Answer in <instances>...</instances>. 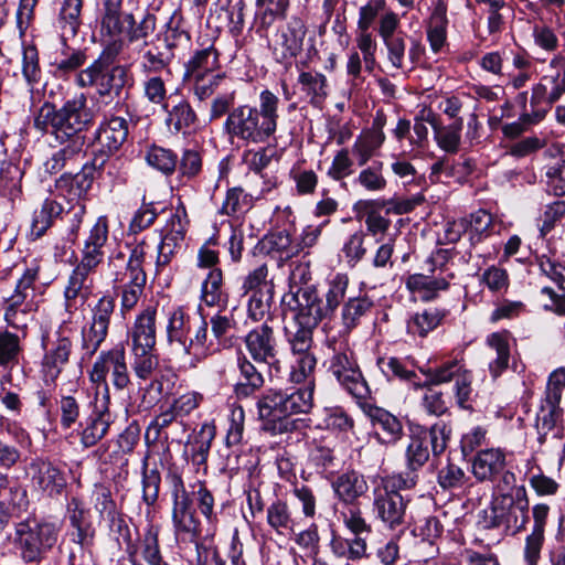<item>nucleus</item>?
<instances>
[{
    "mask_svg": "<svg viewBox=\"0 0 565 565\" xmlns=\"http://www.w3.org/2000/svg\"><path fill=\"white\" fill-rule=\"evenodd\" d=\"M122 1L103 0L99 11L100 34L110 41L99 56L76 76L79 87H95L103 99L119 97L127 82V67L113 65L122 51L124 41L120 35L124 32L129 43H140L138 47L143 58V71L158 73L170 64V56L150 39L157 25L156 15L147 12L137 23L132 13L122 12Z\"/></svg>",
    "mask_w": 565,
    "mask_h": 565,
    "instance_id": "f257e3e1",
    "label": "nucleus"
},
{
    "mask_svg": "<svg viewBox=\"0 0 565 565\" xmlns=\"http://www.w3.org/2000/svg\"><path fill=\"white\" fill-rule=\"evenodd\" d=\"M94 111L81 93L67 99L60 108L44 103L34 117L33 127L42 135L50 134L63 148L54 152L43 164L44 171L55 174L74 161L83 150V135L93 124Z\"/></svg>",
    "mask_w": 565,
    "mask_h": 565,
    "instance_id": "f03ea898",
    "label": "nucleus"
},
{
    "mask_svg": "<svg viewBox=\"0 0 565 565\" xmlns=\"http://www.w3.org/2000/svg\"><path fill=\"white\" fill-rule=\"evenodd\" d=\"M278 97L266 89L259 95V107L239 105L227 115L223 131L231 141L266 142L277 130Z\"/></svg>",
    "mask_w": 565,
    "mask_h": 565,
    "instance_id": "7ed1b4c3",
    "label": "nucleus"
},
{
    "mask_svg": "<svg viewBox=\"0 0 565 565\" xmlns=\"http://www.w3.org/2000/svg\"><path fill=\"white\" fill-rule=\"evenodd\" d=\"M256 406L266 430L274 435L292 431L297 420L291 417L308 414L313 407V383L306 388L268 390Z\"/></svg>",
    "mask_w": 565,
    "mask_h": 565,
    "instance_id": "20e7f679",
    "label": "nucleus"
},
{
    "mask_svg": "<svg viewBox=\"0 0 565 565\" xmlns=\"http://www.w3.org/2000/svg\"><path fill=\"white\" fill-rule=\"evenodd\" d=\"M107 520L119 545H125V565H150L162 555L159 543L160 530L157 525L147 524L143 533L137 540H134L131 530L120 513Z\"/></svg>",
    "mask_w": 565,
    "mask_h": 565,
    "instance_id": "39448f33",
    "label": "nucleus"
},
{
    "mask_svg": "<svg viewBox=\"0 0 565 565\" xmlns=\"http://www.w3.org/2000/svg\"><path fill=\"white\" fill-rule=\"evenodd\" d=\"M61 526L55 522L21 521L15 525L13 544L25 563H39L57 544Z\"/></svg>",
    "mask_w": 565,
    "mask_h": 565,
    "instance_id": "423d86ee",
    "label": "nucleus"
},
{
    "mask_svg": "<svg viewBox=\"0 0 565 565\" xmlns=\"http://www.w3.org/2000/svg\"><path fill=\"white\" fill-rule=\"evenodd\" d=\"M451 436V425L443 419L430 427L416 426L411 429V441L406 449L408 467L415 471L429 459L430 451L439 457L447 448Z\"/></svg>",
    "mask_w": 565,
    "mask_h": 565,
    "instance_id": "0eeeda50",
    "label": "nucleus"
},
{
    "mask_svg": "<svg viewBox=\"0 0 565 565\" xmlns=\"http://www.w3.org/2000/svg\"><path fill=\"white\" fill-rule=\"evenodd\" d=\"M167 479L172 501L171 520L174 535L181 542H195L201 530L193 500L179 472L170 471Z\"/></svg>",
    "mask_w": 565,
    "mask_h": 565,
    "instance_id": "6e6552de",
    "label": "nucleus"
},
{
    "mask_svg": "<svg viewBox=\"0 0 565 565\" xmlns=\"http://www.w3.org/2000/svg\"><path fill=\"white\" fill-rule=\"evenodd\" d=\"M328 347L332 350L328 371L353 397L365 399L370 395V388L348 342L332 340L328 342Z\"/></svg>",
    "mask_w": 565,
    "mask_h": 565,
    "instance_id": "1a4fd4ad",
    "label": "nucleus"
},
{
    "mask_svg": "<svg viewBox=\"0 0 565 565\" xmlns=\"http://www.w3.org/2000/svg\"><path fill=\"white\" fill-rule=\"evenodd\" d=\"M38 278L39 267H28L17 281L13 292L3 298V320L8 327L14 330H26L30 316L35 310L34 284Z\"/></svg>",
    "mask_w": 565,
    "mask_h": 565,
    "instance_id": "9d476101",
    "label": "nucleus"
},
{
    "mask_svg": "<svg viewBox=\"0 0 565 565\" xmlns=\"http://www.w3.org/2000/svg\"><path fill=\"white\" fill-rule=\"evenodd\" d=\"M107 374L110 375V382L117 391H124L131 384L126 353L122 347L102 351L94 362L89 372V380L97 385V397L105 394L110 396Z\"/></svg>",
    "mask_w": 565,
    "mask_h": 565,
    "instance_id": "9b49d317",
    "label": "nucleus"
},
{
    "mask_svg": "<svg viewBox=\"0 0 565 565\" xmlns=\"http://www.w3.org/2000/svg\"><path fill=\"white\" fill-rule=\"evenodd\" d=\"M115 307V299L104 295L90 308V318L81 330L83 359H90L106 340Z\"/></svg>",
    "mask_w": 565,
    "mask_h": 565,
    "instance_id": "f8f14e48",
    "label": "nucleus"
},
{
    "mask_svg": "<svg viewBox=\"0 0 565 565\" xmlns=\"http://www.w3.org/2000/svg\"><path fill=\"white\" fill-rule=\"evenodd\" d=\"M399 17L393 11H385L379 20L377 33L387 52V60L391 65L396 70H404L406 66V58L411 63L416 61V47H411L407 51L406 39L407 34L399 28Z\"/></svg>",
    "mask_w": 565,
    "mask_h": 565,
    "instance_id": "ddd939ff",
    "label": "nucleus"
},
{
    "mask_svg": "<svg viewBox=\"0 0 565 565\" xmlns=\"http://www.w3.org/2000/svg\"><path fill=\"white\" fill-rule=\"evenodd\" d=\"M41 371L45 382L54 383L68 364L74 350V332L61 324L53 339L43 341Z\"/></svg>",
    "mask_w": 565,
    "mask_h": 565,
    "instance_id": "4468645a",
    "label": "nucleus"
},
{
    "mask_svg": "<svg viewBox=\"0 0 565 565\" xmlns=\"http://www.w3.org/2000/svg\"><path fill=\"white\" fill-rule=\"evenodd\" d=\"M104 156H94L76 174L64 173L55 181V189L66 204H84L94 182L96 169L105 167Z\"/></svg>",
    "mask_w": 565,
    "mask_h": 565,
    "instance_id": "2eb2a0df",
    "label": "nucleus"
},
{
    "mask_svg": "<svg viewBox=\"0 0 565 565\" xmlns=\"http://www.w3.org/2000/svg\"><path fill=\"white\" fill-rule=\"evenodd\" d=\"M287 306L294 312L297 326L317 328L323 319L329 318L323 299L312 286L299 287L291 292Z\"/></svg>",
    "mask_w": 565,
    "mask_h": 565,
    "instance_id": "dca6fc26",
    "label": "nucleus"
},
{
    "mask_svg": "<svg viewBox=\"0 0 565 565\" xmlns=\"http://www.w3.org/2000/svg\"><path fill=\"white\" fill-rule=\"evenodd\" d=\"M493 524L503 526L515 534L525 529L529 522L527 497H495L492 503Z\"/></svg>",
    "mask_w": 565,
    "mask_h": 565,
    "instance_id": "f3484780",
    "label": "nucleus"
},
{
    "mask_svg": "<svg viewBox=\"0 0 565 565\" xmlns=\"http://www.w3.org/2000/svg\"><path fill=\"white\" fill-rule=\"evenodd\" d=\"M109 404L110 396L107 394L96 396L94 409L79 423L78 436L84 448L96 446L107 435L111 424Z\"/></svg>",
    "mask_w": 565,
    "mask_h": 565,
    "instance_id": "a211bd4d",
    "label": "nucleus"
},
{
    "mask_svg": "<svg viewBox=\"0 0 565 565\" xmlns=\"http://www.w3.org/2000/svg\"><path fill=\"white\" fill-rule=\"evenodd\" d=\"M244 345L249 358L257 364L274 365L278 361V341L267 321L247 332Z\"/></svg>",
    "mask_w": 565,
    "mask_h": 565,
    "instance_id": "6ab92c4d",
    "label": "nucleus"
},
{
    "mask_svg": "<svg viewBox=\"0 0 565 565\" xmlns=\"http://www.w3.org/2000/svg\"><path fill=\"white\" fill-rule=\"evenodd\" d=\"M407 501L397 491L376 487L373 491V512L387 527L394 530L405 523Z\"/></svg>",
    "mask_w": 565,
    "mask_h": 565,
    "instance_id": "aec40b11",
    "label": "nucleus"
},
{
    "mask_svg": "<svg viewBox=\"0 0 565 565\" xmlns=\"http://www.w3.org/2000/svg\"><path fill=\"white\" fill-rule=\"evenodd\" d=\"M93 271L76 266L67 280L64 289L65 310L73 313L77 310L78 302L85 303L93 292Z\"/></svg>",
    "mask_w": 565,
    "mask_h": 565,
    "instance_id": "412c9836",
    "label": "nucleus"
},
{
    "mask_svg": "<svg viewBox=\"0 0 565 565\" xmlns=\"http://www.w3.org/2000/svg\"><path fill=\"white\" fill-rule=\"evenodd\" d=\"M128 137V121L113 117L102 122L95 134V141L100 147L98 153L113 154L120 149Z\"/></svg>",
    "mask_w": 565,
    "mask_h": 565,
    "instance_id": "4be33fe9",
    "label": "nucleus"
},
{
    "mask_svg": "<svg viewBox=\"0 0 565 565\" xmlns=\"http://www.w3.org/2000/svg\"><path fill=\"white\" fill-rule=\"evenodd\" d=\"M156 308L148 307L136 317L129 331L130 349H156Z\"/></svg>",
    "mask_w": 565,
    "mask_h": 565,
    "instance_id": "5701e85b",
    "label": "nucleus"
},
{
    "mask_svg": "<svg viewBox=\"0 0 565 565\" xmlns=\"http://www.w3.org/2000/svg\"><path fill=\"white\" fill-rule=\"evenodd\" d=\"M209 323L204 317H200L193 324L192 333H188L184 343L178 352L191 356L194 362H201L214 351L213 340L207 335Z\"/></svg>",
    "mask_w": 565,
    "mask_h": 565,
    "instance_id": "b1692460",
    "label": "nucleus"
},
{
    "mask_svg": "<svg viewBox=\"0 0 565 565\" xmlns=\"http://www.w3.org/2000/svg\"><path fill=\"white\" fill-rule=\"evenodd\" d=\"M236 366L238 380L234 385V393L238 398H247L263 388L264 375L246 354L242 352L237 354Z\"/></svg>",
    "mask_w": 565,
    "mask_h": 565,
    "instance_id": "393cba45",
    "label": "nucleus"
},
{
    "mask_svg": "<svg viewBox=\"0 0 565 565\" xmlns=\"http://www.w3.org/2000/svg\"><path fill=\"white\" fill-rule=\"evenodd\" d=\"M445 271L444 268H440V274L435 275V270H433V275H424V274H413L408 276L406 279L407 289L417 295L423 301L434 300L439 291L446 290L449 287V279L452 278V274H448L447 276H443L441 274Z\"/></svg>",
    "mask_w": 565,
    "mask_h": 565,
    "instance_id": "a878e982",
    "label": "nucleus"
},
{
    "mask_svg": "<svg viewBox=\"0 0 565 565\" xmlns=\"http://www.w3.org/2000/svg\"><path fill=\"white\" fill-rule=\"evenodd\" d=\"M32 480L39 489L49 495H56L66 486L63 472L52 462L36 459L31 463Z\"/></svg>",
    "mask_w": 565,
    "mask_h": 565,
    "instance_id": "bb28decb",
    "label": "nucleus"
},
{
    "mask_svg": "<svg viewBox=\"0 0 565 565\" xmlns=\"http://www.w3.org/2000/svg\"><path fill=\"white\" fill-rule=\"evenodd\" d=\"M332 489L339 501L344 504H354L367 492L369 484L363 475L351 470L338 476L332 482Z\"/></svg>",
    "mask_w": 565,
    "mask_h": 565,
    "instance_id": "cd10ccee",
    "label": "nucleus"
},
{
    "mask_svg": "<svg viewBox=\"0 0 565 565\" xmlns=\"http://www.w3.org/2000/svg\"><path fill=\"white\" fill-rule=\"evenodd\" d=\"M505 467V455L500 449H484L479 451L472 460V473L479 481H491Z\"/></svg>",
    "mask_w": 565,
    "mask_h": 565,
    "instance_id": "c85d7f7f",
    "label": "nucleus"
},
{
    "mask_svg": "<svg viewBox=\"0 0 565 565\" xmlns=\"http://www.w3.org/2000/svg\"><path fill=\"white\" fill-rule=\"evenodd\" d=\"M146 258L145 243L136 245L131 252L129 259L126 264L124 271H118L115 275L114 281L116 286H139L145 287L147 281L146 273L142 264Z\"/></svg>",
    "mask_w": 565,
    "mask_h": 565,
    "instance_id": "c756f323",
    "label": "nucleus"
},
{
    "mask_svg": "<svg viewBox=\"0 0 565 565\" xmlns=\"http://www.w3.org/2000/svg\"><path fill=\"white\" fill-rule=\"evenodd\" d=\"M26 337V330L0 329V367L12 370L19 364L20 356L23 354L22 341Z\"/></svg>",
    "mask_w": 565,
    "mask_h": 565,
    "instance_id": "7c9ffc66",
    "label": "nucleus"
},
{
    "mask_svg": "<svg viewBox=\"0 0 565 565\" xmlns=\"http://www.w3.org/2000/svg\"><path fill=\"white\" fill-rule=\"evenodd\" d=\"M198 319L191 317L182 307H178L170 312L166 328L167 342L170 348L179 351L188 333H192L193 324Z\"/></svg>",
    "mask_w": 565,
    "mask_h": 565,
    "instance_id": "2f4dec72",
    "label": "nucleus"
},
{
    "mask_svg": "<svg viewBox=\"0 0 565 565\" xmlns=\"http://www.w3.org/2000/svg\"><path fill=\"white\" fill-rule=\"evenodd\" d=\"M427 121L434 129V137L438 147L448 153H457L461 141L462 118H457L448 126H441L437 121L436 115L428 111Z\"/></svg>",
    "mask_w": 565,
    "mask_h": 565,
    "instance_id": "473e14b6",
    "label": "nucleus"
},
{
    "mask_svg": "<svg viewBox=\"0 0 565 565\" xmlns=\"http://www.w3.org/2000/svg\"><path fill=\"white\" fill-rule=\"evenodd\" d=\"M218 68V52L214 46L198 50L184 64L183 79L217 73Z\"/></svg>",
    "mask_w": 565,
    "mask_h": 565,
    "instance_id": "72a5a7b5",
    "label": "nucleus"
},
{
    "mask_svg": "<svg viewBox=\"0 0 565 565\" xmlns=\"http://www.w3.org/2000/svg\"><path fill=\"white\" fill-rule=\"evenodd\" d=\"M486 343L495 353V358L489 362V372L493 379H498L509 366V332H493L487 337Z\"/></svg>",
    "mask_w": 565,
    "mask_h": 565,
    "instance_id": "f704fd0d",
    "label": "nucleus"
},
{
    "mask_svg": "<svg viewBox=\"0 0 565 565\" xmlns=\"http://www.w3.org/2000/svg\"><path fill=\"white\" fill-rule=\"evenodd\" d=\"M548 84H553L550 77H542L541 81L533 86L530 99V113H524L522 118L527 124H536L541 121L554 102H550Z\"/></svg>",
    "mask_w": 565,
    "mask_h": 565,
    "instance_id": "c9c22d12",
    "label": "nucleus"
},
{
    "mask_svg": "<svg viewBox=\"0 0 565 565\" xmlns=\"http://www.w3.org/2000/svg\"><path fill=\"white\" fill-rule=\"evenodd\" d=\"M166 124L173 134L186 132L195 126L198 116L190 103L185 99H180L171 108L167 105Z\"/></svg>",
    "mask_w": 565,
    "mask_h": 565,
    "instance_id": "e433bc0d",
    "label": "nucleus"
},
{
    "mask_svg": "<svg viewBox=\"0 0 565 565\" xmlns=\"http://www.w3.org/2000/svg\"><path fill=\"white\" fill-rule=\"evenodd\" d=\"M376 434H383V441L393 443L401 438L403 434V426L399 419L380 407H370L367 413Z\"/></svg>",
    "mask_w": 565,
    "mask_h": 565,
    "instance_id": "4c0bfd02",
    "label": "nucleus"
},
{
    "mask_svg": "<svg viewBox=\"0 0 565 565\" xmlns=\"http://www.w3.org/2000/svg\"><path fill=\"white\" fill-rule=\"evenodd\" d=\"M306 33L305 22L298 17L290 18L280 33V44L285 50V56L292 57L300 53Z\"/></svg>",
    "mask_w": 565,
    "mask_h": 565,
    "instance_id": "58836bf2",
    "label": "nucleus"
},
{
    "mask_svg": "<svg viewBox=\"0 0 565 565\" xmlns=\"http://www.w3.org/2000/svg\"><path fill=\"white\" fill-rule=\"evenodd\" d=\"M266 516L268 525L278 534L295 531L296 520L286 501L280 499L275 500L267 508Z\"/></svg>",
    "mask_w": 565,
    "mask_h": 565,
    "instance_id": "ea45409f",
    "label": "nucleus"
},
{
    "mask_svg": "<svg viewBox=\"0 0 565 565\" xmlns=\"http://www.w3.org/2000/svg\"><path fill=\"white\" fill-rule=\"evenodd\" d=\"M132 355L131 367L137 379L147 381L159 369L160 361L156 349H130Z\"/></svg>",
    "mask_w": 565,
    "mask_h": 565,
    "instance_id": "a19ab883",
    "label": "nucleus"
},
{
    "mask_svg": "<svg viewBox=\"0 0 565 565\" xmlns=\"http://www.w3.org/2000/svg\"><path fill=\"white\" fill-rule=\"evenodd\" d=\"M384 202L375 200H360L354 204V211L365 214V225L373 235L383 234L390 227V220L382 216L376 209L383 207Z\"/></svg>",
    "mask_w": 565,
    "mask_h": 565,
    "instance_id": "79ce46f5",
    "label": "nucleus"
},
{
    "mask_svg": "<svg viewBox=\"0 0 565 565\" xmlns=\"http://www.w3.org/2000/svg\"><path fill=\"white\" fill-rule=\"evenodd\" d=\"M301 90L309 97L312 105L321 104L328 95V81L319 72H301L298 77Z\"/></svg>",
    "mask_w": 565,
    "mask_h": 565,
    "instance_id": "37998d69",
    "label": "nucleus"
},
{
    "mask_svg": "<svg viewBox=\"0 0 565 565\" xmlns=\"http://www.w3.org/2000/svg\"><path fill=\"white\" fill-rule=\"evenodd\" d=\"M445 311L439 309H426L417 312L407 321V332L413 335L426 337L436 329L445 318Z\"/></svg>",
    "mask_w": 565,
    "mask_h": 565,
    "instance_id": "c03bdc74",
    "label": "nucleus"
},
{
    "mask_svg": "<svg viewBox=\"0 0 565 565\" xmlns=\"http://www.w3.org/2000/svg\"><path fill=\"white\" fill-rule=\"evenodd\" d=\"M372 301L366 297H350L343 305L341 321L345 333L351 332L360 319L371 309Z\"/></svg>",
    "mask_w": 565,
    "mask_h": 565,
    "instance_id": "a18cd8bd",
    "label": "nucleus"
},
{
    "mask_svg": "<svg viewBox=\"0 0 565 565\" xmlns=\"http://www.w3.org/2000/svg\"><path fill=\"white\" fill-rule=\"evenodd\" d=\"M348 287L349 277L344 274H337L328 281L323 296V307L329 318L334 315L341 303L344 305Z\"/></svg>",
    "mask_w": 565,
    "mask_h": 565,
    "instance_id": "49530a36",
    "label": "nucleus"
},
{
    "mask_svg": "<svg viewBox=\"0 0 565 565\" xmlns=\"http://www.w3.org/2000/svg\"><path fill=\"white\" fill-rule=\"evenodd\" d=\"M65 206L53 199H45L32 222V233L41 237L53 224L54 218L62 217Z\"/></svg>",
    "mask_w": 565,
    "mask_h": 565,
    "instance_id": "de8ad7c7",
    "label": "nucleus"
},
{
    "mask_svg": "<svg viewBox=\"0 0 565 565\" xmlns=\"http://www.w3.org/2000/svg\"><path fill=\"white\" fill-rule=\"evenodd\" d=\"M23 171L18 163L11 161L1 162L0 167V192L15 199L21 192Z\"/></svg>",
    "mask_w": 565,
    "mask_h": 565,
    "instance_id": "09e8293b",
    "label": "nucleus"
},
{
    "mask_svg": "<svg viewBox=\"0 0 565 565\" xmlns=\"http://www.w3.org/2000/svg\"><path fill=\"white\" fill-rule=\"evenodd\" d=\"M83 0H63L58 14V24L64 35L75 36L81 26Z\"/></svg>",
    "mask_w": 565,
    "mask_h": 565,
    "instance_id": "8fccbe9b",
    "label": "nucleus"
},
{
    "mask_svg": "<svg viewBox=\"0 0 565 565\" xmlns=\"http://www.w3.org/2000/svg\"><path fill=\"white\" fill-rule=\"evenodd\" d=\"M465 370L466 369L458 360L447 361L434 369H422V372L426 375L427 380L424 384H420V386L440 385L450 381H456L459 373H463Z\"/></svg>",
    "mask_w": 565,
    "mask_h": 565,
    "instance_id": "3c124183",
    "label": "nucleus"
},
{
    "mask_svg": "<svg viewBox=\"0 0 565 565\" xmlns=\"http://www.w3.org/2000/svg\"><path fill=\"white\" fill-rule=\"evenodd\" d=\"M224 74L213 73L201 76L196 75V77L183 79V83L189 85L194 96L202 102L210 98L224 82Z\"/></svg>",
    "mask_w": 565,
    "mask_h": 565,
    "instance_id": "603ef678",
    "label": "nucleus"
},
{
    "mask_svg": "<svg viewBox=\"0 0 565 565\" xmlns=\"http://www.w3.org/2000/svg\"><path fill=\"white\" fill-rule=\"evenodd\" d=\"M188 225L186 210L184 204L180 202L174 210L170 211V216L161 228V236L183 242Z\"/></svg>",
    "mask_w": 565,
    "mask_h": 565,
    "instance_id": "864d4df0",
    "label": "nucleus"
},
{
    "mask_svg": "<svg viewBox=\"0 0 565 565\" xmlns=\"http://www.w3.org/2000/svg\"><path fill=\"white\" fill-rule=\"evenodd\" d=\"M202 300L210 307L225 301L223 274L220 268H212L202 284Z\"/></svg>",
    "mask_w": 565,
    "mask_h": 565,
    "instance_id": "5fc2aeb1",
    "label": "nucleus"
},
{
    "mask_svg": "<svg viewBox=\"0 0 565 565\" xmlns=\"http://www.w3.org/2000/svg\"><path fill=\"white\" fill-rule=\"evenodd\" d=\"M146 160L149 166L164 175H171L178 166L177 154L172 150L159 146L148 149Z\"/></svg>",
    "mask_w": 565,
    "mask_h": 565,
    "instance_id": "6e6d98bb",
    "label": "nucleus"
},
{
    "mask_svg": "<svg viewBox=\"0 0 565 565\" xmlns=\"http://www.w3.org/2000/svg\"><path fill=\"white\" fill-rule=\"evenodd\" d=\"M423 387L425 391L420 398L422 409L426 414L438 418L448 415L450 411V402L447 396L441 391L435 390L430 386Z\"/></svg>",
    "mask_w": 565,
    "mask_h": 565,
    "instance_id": "4d7b16f0",
    "label": "nucleus"
},
{
    "mask_svg": "<svg viewBox=\"0 0 565 565\" xmlns=\"http://www.w3.org/2000/svg\"><path fill=\"white\" fill-rule=\"evenodd\" d=\"M330 546L338 557L359 561L367 556V543L360 539H333Z\"/></svg>",
    "mask_w": 565,
    "mask_h": 565,
    "instance_id": "13d9d810",
    "label": "nucleus"
},
{
    "mask_svg": "<svg viewBox=\"0 0 565 565\" xmlns=\"http://www.w3.org/2000/svg\"><path fill=\"white\" fill-rule=\"evenodd\" d=\"M561 401H554L544 396L540 409L536 414V427L543 434L552 430L562 417L563 409L559 406Z\"/></svg>",
    "mask_w": 565,
    "mask_h": 565,
    "instance_id": "bf43d9fd",
    "label": "nucleus"
},
{
    "mask_svg": "<svg viewBox=\"0 0 565 565\" xmlns=\"http://www.w3.org/2000/svg\"><path fill=\"white\" fill-rule=\"evenodd\" d=\"M149 454L142 460V501L152 507L159 498L161 477L158 469H148Z\"/></svg>",
    "mask_w": 565,
    "mask_h": 565,
    "instance_id": "052dcab7",
    "label": "nucleus"
},
{
    "mask_svg": "<svg viewBox=\"0 0 565 565\" xmlns=\"http://www.w3.org/2000/svg\"><path fill=\"white\" fill-rule=\"evenodd\" d=\"M268 266L262 264L250 270L243 279L242 290L244 294H258L264 290L274 291V284L268 278Z\"/></svg>",
    "mask_w": 565,
    "mask_h": 565,
    "instance_id": "680f3d73",
    "label": "nucleus"
},
{
    "mask_svg": "<svg viewBox=\"0 0 565 565\" xmlns=\"http://www.w3.org/2000/svg\"><path fill=\"white\" fill-rule=\"evenodd\" d=\"M382 145L383 142L376 140L374 137L362 132L355 138L350 153L359 167H364Z\"/></svg>",
    "mask_w": 565,
    "mask_h": 565,
    "instance_id": "e2e57ef3",
    "label": "nucleus"
},
{
    "mask_svg": "<svg viewBox=\"0 0 565 565\" xmlns=\"http://www.w3.org/2000/svg\"><path fill=\"white\" fill-rule=\"evenodd\" d=\"M355 182L369 192H381L386 185L387 181L383 174V162H376L373 166L363 168Z\"/></svg>",
    "mask_w": 565,
    "mask_h": 565,
    "instance_id": "0e129e2a",
    "label": "nucleus"
},
{
    "mask_svg": "<svg viewBox=\"0 0 565 565\" xmlns=\"http://www.w3.org/2000/svg\"><path fill=\"white\" fill-rule=\"evenodd\" d=\"M143 97L152 105L167 109L168 90L166 81L160 75H152L142 82Z\"/></svg>",
    "mask_w": 565,
    "mask_h": 565,
    "instance_id": "69168bd1",
    "label": "nucleus"
},
{
    "mask_svg": "<svg viewBox=\"0 0 565 565\" xmlns=\"http://www.w3.org/2000/svg\"><path fill=\"white\" fill-rule=\"evenodd\" d=\"M354 159L348 148H342L334 154L327 175L333 181H342L354 172Z\"/></svg>",
    "mask_w": 565,
    "mask_h": 565,
    "instance_id": "338daca9",
    "label": "nucleus"
},
{
    "mask_svg": "<svg viewBox=\"0 0 565 565\" xmlns=\"http://www.w3.org/2000/svg\"><path fill=\"white\" fill-rule=\"evenodd\" d=\"M355 42L356 49L363 57L365 72L373 73L376 65L375 53L377 44L375 39L370 30H359Z\"/></svg>",
    "mask_w": 565,
    "mask_h": 565,
    "instance_id": "774afa93",
    "label": "nucleus"
}]
</instances>
